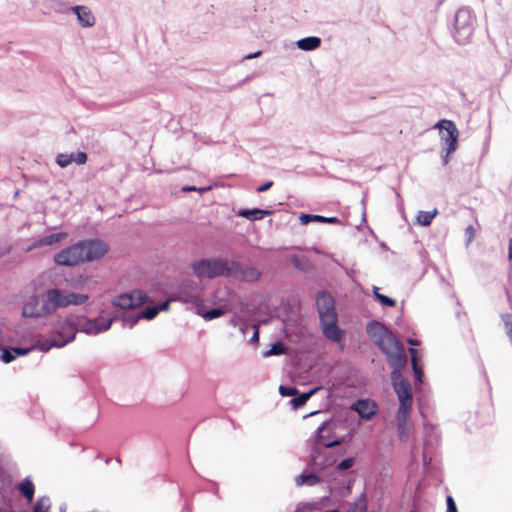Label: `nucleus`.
<instances>
[{
    "label": "nucleus",
    "instance_id": "obj_24",
    "mask_svg": "<svg viewBox=\"0 0 512 512\" xmlns=\"http://www.w3.org/2000/svg\"><path fill=\"white\" fill-rule=\"evenodd\" d=\"M320 482V477L314 472H304L295 478L297 486H314Z\"/></svg>",
    "mask_w": 512,
    "mask_h": 512
},
{
    "label": "nucleus",
    "instance_id": "obj_32",
    "mask_svg": "<svg viewBox=\"0 0 512 512\" xmlns=\"http://www.w3.org/2000/svg\"><path fill=\"white\" fill-rule=\"evenodd\" d=\"M354 463H355V458L354 457H347L345 459H342L339 462L336 461L334 463V464H336L335 467H334V470L338 474H344L347 470L352 468Z\"/></svg>",
    "mask_w": 512,
    "mask_h": 512
},
{
    "label": "nucleus",
    "instance_id": "obj_5",
    "mask_svg": "<svg viewBox=\"0 0 512 512\" xmlns=\"http://www.w3.org/2000/svg\"><path fill=\"white\" fill-rule=\"evenodd\" d=\"M192 270L199 278L213 279L216 277H227L228 259L222 257L205 258L193 262Z\"/></svg>",
    "mask_w": 512,
    "mask_h": 512
},
{
    "label": "nucleus",
    "instance_id": "obj_58",
    "mask_svg": "<svg viewBox=\"0 0 512 512\" xmlns=\"http://www.w3.org/2000/svg\"><path fill=\"white\" fill-rule=\"evenodd\" d=\"M508 247H512V237L509 239V245Z\"/></svg>",
    "mask_w": 512,
    "mask_h": 512
},
{
    "label": "nucleus",
    "instance_id": "obj_60",
    "mask_svg": "<svg viewBox=\"0 0 512 512\" xmlns=\"http://www.w3.org/2000/svg\"><path fill=\"white\" fill-rule=\"evenodd\" d=\"M0 512H3V511L0 509Z\"/></svg>",
    "mask_w": 512,
    "mask_h": 512
},
{
    "label": "nucleus",
    "instance_id": "obj_19",
    "mask_svg": "<svg viewBox=\"0 0 512 512\" xmlns=\"http://www.w3.org/2000/svg\"><path fill=\"white\" fill-rule=\"evenodd\" d=\"M301 224L306 225L310 222H320L327 224H340V219L337 217H325L317 214H304L299 217Z\"/></svg>",
    "mask_w": 512,
    "mask_h": 512
},
{
    "label": "nucleus",
    "instance_id": "obj_59",
    "mask_svg": "<svg viewBox=\"0 0 512 512\" xmlns=\"http://www.w3.org/2000/svg\"><path fill=\"white\" fill-rule=\"evenodd\" d=\"M497 3H500L501 0H495Z\"/></svg>",
    "mask_w": 512,
    "mask_h": 512
},
{
    "label": "nucleus",
    "instance_id": "obj_23",
    "mask_svg": "<svg viewBox=\"0 0 512 512\" xmlns=\"http://www.w3.org/2000/svg\"><path fill=\"white\" fill-rule=\"evenodd\" d=\"M389 331L390 330L378 321L369 323L367 327V332L374 339L375 343L378 342V339L384 337Z\"/></svg>",
    "mask_w": 512,
    "mask_h": 512
},
{
    "label": "nucleus",
    "instance_id": "obj_29",
    "mask_svg": "<svg viewBox=\"0 0 512 512\" xmlns=\"http://www.w3.org/2000/svg\"><path fill=\"white\" fill-rule=\"evenodd\" d=\"M197 313L206 321H210L216 318L221 317L225 310L221 307L212 308L204 311L202 307L197 308Z\"/></svg>",
    "mask_w": 512,
    "mask_h": 512
},
{
    "label": "nucleus",
    "instance_id": "obj_27",
    "mask_svg": "<svg viewBox=\"0 0 512 512\" xmlns=\"http://www.w3.org/2000/svg\"><path fill=\"white\" fill-rule=\"evenodd\" d=\"M316 389H312L309 392L299 393L294 395L290 400V404L294 409H298L306 404V402L314 395Z\"/></svg>",
    "mask_w": 512,
    "mask_h": 512
},
{
    "label": "nucleus",
    "instance_id": "obj_8",
    "mask_svg": "<svg viewBox=\"0 0 512 512\" xmlns=\"http://www.w3.org/2000/svg\"><path fill=\"white\" fill-rule=\"evenodd\" d=\"M114 319V317H110L108 319H105L104 317L89 319L83 315H75L78 332L88 335H97L101 332L107 331L110 329Z\"/></svg>",
    "mask_w": 512,
    "mask_h": 512
},
{
    "label": "nucleus",
    "instance_id": "obj_52",
    "mask_svg": "<svg viewBox=\"0 0 512 512\" xmlns=\"http://www.w3.org/2000/svg\"><path fill=\"white\" fill-rule=\"evenodd\" d=\"M11 251V247H0V258L4 257L5 255L9 254Z\"/></svg>",
    "mask_w": 512,
    "mask_h": 512
},
{
    "label": "nucleus",
    "instance_id": "obj_30",
    "mask_svg": "<svg viewBox=\"0 0 512 512\" xmlns=\"http://www.w3.org/2000/svg\"><path fill=\"white\" fill-rule=\"evenodd\" d=\"M64 346H65V342H58L57 341V336H53V335H51L50 338L40 342L39 345H38L39 349L42 352H47V351H49L50 349H52L54 347L62 348Z\"/></svg>",
    "mask_w": 512,
    "mask_h": 512
},
{
    "label": "nucleus",
    "instance_id": "obj_35",
    "mask_svg": "<svg viewBox=\"0 0 512 512\" xmlns=\"http://www.w3.org/2000/svg\"><path fill=\"white\" fill-rule=\"evenodd\" d=\"M286 352V348L282 342H275L272 344L271 348L264 353L265 357L269 356H280L283 355Z\"/></svg>",
    "mask_w": 512,
    "mask_h": 512
},
{
    "label": "nucleus",
    "instance_id": "obj_18",
    "mask_svg": "<svg viewBox=\"0 0 512 512\" xmlns=\"http://www.w3.org/2000/svg\"><path fill=\"white\" fill-rule=\"evenodd\" d=\"M270 214H271L270 210H264V209H260V208H252V209L242 208L236 212L237 216L246 218L250 221L261 220L265 216H268Z\"/></svg>",
    "mask_w": 512,
    "mask_h": 512
},
{
    "label": "nucleus",
    "instance_id": "obj_28",
    "mask_svg": "<svg viewBox=\"0 0 512 512\" xmlns=\"http://www.w3.org/2000/svg\"><path fill=\"white\" fill-rule=\"evenodd\" d=\"M437 214L438 210L436 208L431 211H419L416 216V222L424 227L429 226Z\"/></svg>",
    "mask_w": 512,
    "mask_h": 512
},
{
    "label": "nucleus",
    "instance_id": "obj_34",
    "mask_svg": "<svg viewBox=\"0 0 512 512\" xmlns=\"http://www.w3.org/2000/svg\"><path fill=\"white\" fill-rule=\"evenodd\" d=\"M177 299L184 303H190L199 306L200 299L196 294L193 293L180 292L177 296Z\"/></svg>",
    "mask_w": 512,
    "mask_h": 512
},
{
    "label": "nucleus",
    "instance_id": "obj_14",
    "mask_svg": "<svg viewBox=\"0 0 512 512\" xmlns=\"http://www.w3.org/2000/svg\"><path fill=\"white\" fill-rule=\"evenodd\" d=\"M352 409L365 420L372 419L378 411L377 405L370 399H359L352 405Z\"/></svg>",
    "mask_w": 512,
    "mask_h": 512
},
{
    "label": "nucleus",
    "instance_id": "obj_37",
    "mask_svg": "<svg viewBox=\"0 0 512 512\" xmlns=\"http://www.w3.org/2000/svg\"><path fill=\"white\" fill-rule=\"evenodd\" d=\"M74 160V154L60 153L56 156V163L61 167L65 168L70 165Z\"/></svg>",
    "mask_w": 512,
    "mask_h": 512
},
{
    "label": "nucleus",
    "instance_id": "obj_53",
    "mask_svg": "<svg viewBox=\"0 0 512 512\" xmlns=\"http://www.w3.org/2000/svg\"><path fill=\"white\" fill-rule=\"evenodd\" d=\"M262 54L261 51H256L254 53H250V54H247L244 56V59H253V58H256L258 56H260Z\"/></svg>",
    "mask_w": 512,
    "mask_h": 512
},
{
    "label": "nucleus",
    "instance_id": "obj_25",
    "mask_svg": "<svg viewBox=\"0 0 512 512\" xmlns=\"http://www.w3.org/2000/svg\"><path fill=\"white\" fill-rule=\"evenodd\" d=\"M89 299L88 294L84 293H75L68 290H65V303L66 307L70 305H82Z\"/></svg>",
    "mask_w": 512,
    "mask_h": 512
},
{
    "label": "nucleus",
    "instance_id": "obj_2",
    "mask_svg": "<svg viewBox=\"0 0 512 512\" xmlns=\"http://www.w3.org/2000/svg\"><path fill=\"white\" fill-rule=\"evenodd\" d=\"M331 421H324L316 430V441L311 451V459L314 465L328 467L334 465L337 456L330 449L345 442V437H334Z\"/></svg>",
    "mask_w": 512,
    "mask_h": 512
},
{
    "label": "nucleus",
    "instance_id": "obj_57",
    "mask_svg": "<svg viewBox=\"0 0 512 512\" xmlns=\"http://www.w3.org/2000/svg\"><path fill=\"white\" fill-rule=\"evenodd\" d=\"M428 448V440H425V443H424V452L427 450Z\"/></svg>",
    "mask_w": 512,
    "mask_h": 512
},
{
    "label": "nucleus",
    "instance_id": "obj_26",
    "mask_svg": "<svg viewBox=\"0 0 512 512\" xmlns=\"http://www.w3.org/2000/svg\"><path fill=\"white\" fill-rule=\"evenodd\" d=\"M18 490L27 499L28 502H32L34 498L35 487L30 479L26 478L22 480L18 485Z\"/></svg>",
    "mask_w": 512,
    "mask_h": 512
},
{
    "label": "nucleus",
    "instance_id": "obj_43",
    "mask_svg": "<svg viewBox=\"0 0 512 512\" xmlns=\"http://www.w3.org/2000/svg\"><path fill=\"white\" fill-rule=\"evenodd\" d=\"M279 393L284 397H290L298 394V389L294 386L280 385Z\"/></svg>",
    "mask_w": 512,
    "mask_h": 512
},
{
    "label": "nucleus",
    "instance_id": "obj_45",
    "mask_svg": "<svg viewBox=\"0 0 512 512\" xmlns=\"http://www.w3.org/2000/svg\"><path fill=\"white\" fill-rule=\"evenodd\" d=\"M32 349H33L32 347H30V348L13 347V353L15 354V357L25 356V355L29 354Z\"/></svg>",
    "mask_w": 512,
    "mask_h": 512
},
{
    "label": "nucleus",
    "instance_id": "obj_54",
    "mask_svg": "<svg viewBox=\"0 0 512 512\" xmlns=\"http://www.w3.org/2000/svg\"><path fill=\"white\" fill-rule=\"evenodd\" d=\"M450 155L451 154H448V152H446V154L443 156V158H442L443 165H447L448 164L449 159H450Z\"/></svg>",
    "mask_w": 512,
    "mask_h": 512
},
{
    "label": "nucleus",
    "instance_id": "obj_36",
    "mask_svg": "<svg viewBox=\"0 0 512 512\" xmlns=\"http://www.w3.org/2000/svg\"><path fill=\"white\" fill-rule=\"evenodd\" d=\"M140 319L141 316L139 313H126L122 315V321L124 326H128L129 328L135 326Z\"/></svg>",
    "mask_w": 512,
    "mask_h": 512
},
{
    "label": "nucleus",
    "instance_id": "obj_4",
    "mask_svg": "<svg viewBox=\"0 0 512 512\" xmlns=\"http://www.w3.org/2000/svg\"><path fill=\"white\" fill-rule=\"evenodd\" d=\"M476 27V16L471 8H459L454 17L453 36L458 44L464 45L471 39Z\"/></svg>",
    "mask_w": 512,
    "mask_h": 512
},
{
    "label": "nucleus",
    "instance_id": "obj_44",
    "mask_svg": "<svg viewBox=\"0 0 512 512\" xmlns=\"http://www.w3.org/2000/svg\"><path fill=\"white\" fill-rule=\"evenodd\" d=\"M446 505H447L446 512H458L456 503L452 496L448 495L446 497Z\"/></svg>",
    "mask_w": 512,
    "mask_h": 512
},
{
    "label": "nucleus",
    "instance_id": "obj_39",
    "mask_svg": "<svg viewBox=\"0 0 512 512\" xmlns=\"http://www.w3.org/2000/svg\"><path fill=\"white\" fill-rule=\"evenodd\" d=\"M158 313L159 308H157L156 305L145 307L141 312H139L141 318H145L147 320L154 319Z\"/></svg>",
    "mask_w": 512,
    "mask_h": 512
},
{
    "label": "nucleus",
    "instance_id": "obj_46",
    "mask_svg": "<svg viewBox=\"0 0 512 512\" xmlns=\"http://www.w3.org/2000/svg\"><path fill=\"white\" fill-rule=\"evenodd\" d=\"M78 165L85 164L87 161V154L85 152H78L76 156H74V160Z\"/></svg>",
    "mask_w": 512,
    "mask_h": 512
},
{
    "label": "nucleus",
    "instance_id": "obj_38",
    "mask_svg": "<svg viewBox=\"0 0 512 512\" xmlns=\"http://www.w3.org/2000/svg\"><path fill=\"white\" fill-rule=\"evenodd\" d=\"M0 350H1L0 360L3 363L8 364V363L12 362L14 359H16L15 354L13 353V347L6 348V347H2L0 345Z\"/></svg>",
    "mask_w": 512,
    "mask_h": 512
},
{
    "label": "nucleus",
    "instance_id": "obj_3",
    "mask_svg": "<svg viewBox=\"0 0 512 512\" xmlns=\"http://www.w3.org/2000/svg\"><path fill=\"white\" fill-rule=\"evenodd\" d=\"M316 305L323 335L334 343H340L344 332L337 326L338 316L333 297L326 291H320L316 297Z\"/></svg>",
    "mask_w": 512,
    "mask_h": 512
},
{
    "label": "nucleus",
    "instance_id": "obj_16",
    "mask_svg": "<svg viewBox=\"0 0 512 512\" xmlns=\"http://www.w3.org/2000/svg\"><path fill=\"white\" fill-rule=\"evenodd\" d=\"M375 344L385 356L395 352V350L402 346V343L394 336L391 331L385 334L384 337L378 339V342Z\"/></svg>",
    "mask_w": 512,
    "mask_h": 512
},
{
    "label": "nucleus",
    "instance_id": "obj_9",
    "mask_svg": "<svg viewBox=\"0 0 512 512\" xmlns=\"http://www.w3.org/2000/svg\"><path fill=\"white\" fill-rule=\"evenodd\" d=\"M261 276V271L252 265H244L235 260L228 259L227 277L242 282H255Z\"/></svg>",
    "mask_w": 512,
    "mask_h": 512
},
{
    "label": "nucleus",
    "instance_id": "obj_11",
    "mask_svg": "<svg viewBox=\"0 0 512 512\" xmlns=\"http://www.w3.org/2000/svg\"><path fill=\"white\" fill-rule=\"evenodd\" d=\"M148 301L147 294L142 290H133L116 296L112 304L121 309H131L141 306Z\"/></svg>",
    "mask_w": 512,
    "mask_h": 512
},
{
    "label": "nucleus",
    "instance_id": "obj_40",
    "mask_svg": "<svg viewBox=\"0 0 512 512\" xmlns=\"http://www.w3.org/2000/svg\"><path fill=\"white\" fill-rule=\"evenodd\" d=\"M501 318L505 326L506 334L512 344V312L502 314Z\"/></svg>",
    "mask_w": 512,
    "mask_h": 512
},
{
    "label": "nucleus",
    "instance_id": "obj_10",
    "mask_svg": "<svg viewBox=\"0 0 512 512\" xmlns=\"http://www.w3.org/2000/svg\"><path fill=\"white\" fill-rule=\"evenodd\" d=\"M22 316L25 318H43L48 316L43 293L33 294L24 302Z\"/></svg>",
    "mask_w": 512,
    "mask_h": 512
},
{
    "label": "nucleus",
    "instance_id": "obj_13",
    "mask_svg": "<svg viewBox=\"0 0 512 512\" xmlns=\"http://www.w3.org/2000/svg\"><path fill=\"white\" fill-rule=\"evenodd\" d=\"M48 316L52 315L60 308H66L65 290L59 288H50L43 293Z\"/></svg>",
    "mask_w": 512,
    "mask_h": 512
},
{
    "label": "nucleus",
    "instance_id": "obj_7",
    "mask_svg": "<svg viewBox=\"0 0 512 512\" xmlns=\"http://www.w3.org/2000/svg\"><path fill=\"white\" fill-rule=\"evenodd\" d=\"M439 130L443 151L452 154L458 147L459 131L455 123L448 119L439 120L434 126Z\"/></svg>",
    "mask_w": 512,
    "mask_h": 512
},
{
    "label": "nucleus",
    "instance_id": "obj_55",
    "mask_svg": "<svg viewBox=\"0 0 512 512\" xmlns=\"http://www.w3.org/2000/svg\"><path fill=\"white\" fill-rule=\"evenodd\" d=\"M408 343L412 346H415V345H418V341L417 340H414V339H409L408 340Z\"/></svg>",
    "mask_w": 512,
    "mask_h": 512
},
{
    "label": "nucleus",
    "instance_id": "obj_47",
    "mask_svg": "<svg viewBox=\"0 0 512 512\" xmlns=\"http://www.w3.org/2000/svg\"><path fill=\"white\" fill-rule=\"evenodd\" d=\"M210 188L209 187H204V188H197L196 186H185L182 188V191L184 192H190V191H200L201 193L203 192H206L208 191Z\"/></svg>",
    "mask_w": 512,
    "mask_h": 512
},
{
    "label": "nucleus",
    "instance_id": "obj_49",
    "mask_svg": "<svg viewBox=\"0 0 512 512\" xmlns=\"http://www.w3.org/2000/svg\"><path fill=\"white\" fill-rule=\"evenodd\" d=\"M253 328H254V333L250 339V342L251 343H258L259 341V330H258V327L256 325H253Z\"/></svg>",
    "mask_w": 512,
    "mask_h": 512
},
{
    "label": "nucleus",
    "instance_id": "obj_31",
    "mask_svg": "<svg viewBox=\"0 0 512 512\" xmlns=\"http://www.w3.org/2000/svg\"><path fill=\"white\" fill-rule=\"evenodd\" d=\"M373 296L382 306L394 307L396 305V301L394 299L379 293V289L376 286L373 287Z\"/></svg>",
    "mask_w": 512,
    "mask_h": 512
},
{
    "label": "nucleus",
    "instance_id": "obj_48",
    "mask_svg": "<svg viewBox=\"0 0 512 512\" xmlns=\"http://www.w3.org/2000/svg\"><path fill=\"white\" fill-rule=\"evenodd\" d=\"M273 186L272 181H267L257 188V192L262 193L268 191Z\"/></svg>",
    "mask_w": 512,
    "mask_h": 512
},
{
    "label": "nucleus",
    "instance_id": "obj_42",
    "mask_svg": "<svg viewBox=\"0 0 512 512\" xmlns=\"http://www.w3.org/2000/svg\"><path fill=\"white\" fill-rule=\"evenodd\" d=\"M64 233H53L42 239V243L45 245H53L57 242H60L64 238Z\"/></svg>",
    "mask_w": 512,
    "mask_h": 512
},
{
    "label": "nucleus",
    "instance_id": "obj_17",
    "mask_svg": "<svg viewBox=\"0 0 512 512\" xmlns=\"http://www.w3.org/2000/svg\"><path fill=\"white\" fill-rule=\"evenodd\" d=\"M71 10L76 14L79 24L82 27L88 28L95 24V17L91 9L87 6L76 5L71 7Z\"/></svg>",
    "mask_w": 512,
    "mask_h": 512
},
{
    "label": "nucleus",
    "instance_id": "obj_51",
    "mask_svg": "<svg viewBox=\"0 0 512 512\" xmlns=\"http://www.w3.org/2000/svg\"><path fill=\"white\" fill-rule=\"evenodd\" d=\"M466 234L468 235V241L470 242L474 237V228L473 226H468L466 228Z\"/></svg>",
    "mask_w": 512,
    "mask_h": 512
},
{
    "label": "nucleus",
    "instance_id": "obj_56",
    "mask_svg": "<svg viewBox=\"0 0 512 512\" xmlns=\"http://www.w3.org/2000/svg\"><path fill=\"white\" fill-rule=\"evenodd\" d=\"M508 257L510 260L512 259V247H508Z\"/></svg>",
    "mask_w": 512,
    "mask_h": 512
},
{
    "label": "nucleus",
    "instance_id": "obj_20",
    "mask_svg": "<svg viewBox=\"0 0 512 512\" xmlns=\"http://www.w3.org/2000/svg\"><path fill=\"white\" fill-rule=\"evenodd\" d=\"M408 418L409 414H396L398 437L401 442H406L409 438Z\"/></svg>",
    "mask_w": 512,
    "mask_h": 512
},
{
    "label": "nucleus",
    "instance_id": "obj_6",
    "mask_svg": "<svg viewBox=\"0 0 512 512\" xmlns=\"http://www.w3.org/2000/svg\"><path fill=\"white\" fill-rule=\"evenodd\" d=\"M390 377L392 386L399 400V408L397 412H400L401 414H410L413 397L409 381L397 373H391Z\"/></svg>",
    "mask_w": 512,
    "mask_h": 512
},
{
    "label": "nucleus",
    "instance_id": "obj_15",
    "mask_svg": "<svg viewBox=\"0 0 512 512\" xmlns=\"http://www.w3.org/2000/svg\"><path fill=\"white\" fill-rule=\"evenodd\" d=\"M387 362L392 368L391 373H397L398 375H402L401 370L407 364V355L402 345L395 352H392L386 356Z\"/></svg>",
    "mask_w": 512,
    "mask_h": 512
},
{
    "label": "nucleus",
    "instance_id": "obj_1",
    "mask_svg": "<svg viewBox=\"0 0 512 512\" xmlns=\"http://www.w3.org/2000/svg\"><path fill=\"white\" fill-rule=\"evenodd\" d=\"M107 251V245L98 239L83 240L56 253L54 262L58 265L72 267L79 263L99 259Z\"/></svg>",
    "mask_w": 512,
    "mask_h": 512
},
{
    "label": "nucleus",
    "instance_id": "obj_21",
    "mask_svg": "<svg viewBox=\"0 0 512 512\" xmlns=\"http://www.w3.org/2000/svg\"><path fill=\"white\" fill-rule=\"evenodd\" d=\"M321 39L317 36H308L299 39L296 42V46L298 49L303 51H314L321 46Z\"/></svg>",
    "mask_w": 512,
    "mask_h": 512
},
{
    "label": "nucleus",
    "instance_id": "obj_12",
    "mask_svg": "<svg viewBox=\"0 0 512 512\" xmlns=\"http://www.w3.org/2000/svg\"><path fill=\"white\" fill-rule=\"evenodd\" d=\"M77 333L75 315H69L63 319L57 332L52 335L57 336L58 342H65L66 345L75 339Z\"/></svg>",
    "mask_w": 512,
    "mask_h": 512
},
{
    "label": "nucleus",
    "instance_id": "obj_22",
    "mask_svg": "<svg viewBox=\"0 0 512 512\" xmlns=\"http://www.w3.org/2000/svg\"><path fill=\"white\" fill-rule=\"evenodd\" d=\"M409 353L411 356V364H412V370L415 377V383L421 384L422 383V377H423V369L421 364L419 363V357H418V351L415 348H410Z\"/></svg>",
    "mask_w": 512,
    "mask_h": 512
},
{
    "label": "nucleus",
    "instance_id": "obj_50",
    "mask_svg": "<svg viewBox=\"0 0 512 512\" xmlns=\"http://www.w3.org/2000/svg\"><path fill=\"white\" fill-rule=\"evenodd\" d=\"M169 305H170V300H166V301H163L160 304L156 305V307L159 308V312H160V311L168 310Z\"/></svg>",
    "mask_w": 512,
    "mask_h": 512
},
{
    "label": "nucleus",
    "instance_id": "obj_33",
    "mask_svg": "<svg viewBox=\"0 0 512 512\" xmlns=\"http://www.w3.org/2000/svg\"><path fill=\"white\" fill-rule=\"evenodd\" d=\"M51 506L50 498L47 496H42L36 502L33 507V512H47Z\"/></svg>",
    "mask_w": 512,
    "mask_h": 512
},
{
    "label": "nucleus",
    "instance_id": "obj_41",
    "mask_svg": "<svg viewBox=\"0 0 512 512\" xmlns=\"http://www.w3.org/2000/svg\"><path fill=\"white\" fill-rule=\"evenodd\" d=\"M501 318L505 326L506 334L512 344V312L502 314Z\"/></svg>",
    "mask_w": 512,
    "mask_h": 512
}]
</instances>
